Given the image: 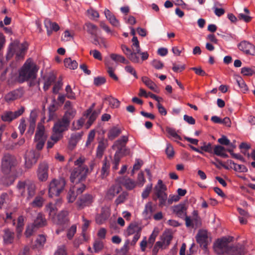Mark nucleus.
Instances as JSON below:
<instances>
[{"mask_svg":"<svg viewBox=\"0 0 255 255\" xmlns=\"http://www.w3.org/2000/svg\"><path fill=\"white\" fill-rule=\"evenodd\" d=\"M17 163L16 158L12 155H6L3 157L1 163V170L4 174L1 179L2 184L8 186L13 182L14 169Z\"/></svg>","mask_w":255,"mask_h":255,"instance_id":"f257e3e1","label":"nucleus"},{"mask_svg":"<svg viewBox=\"0 0 255 255\" xmlns=\"http://www.w3.org/2000/svg\"><path fill=\"white\" fill-rule=\"evenodd\" d=\"M231 240V238L226 237L217 240L214 244V251L218 255H243L244 251L242 246L230 247L229 246V243Z\"/></svg>","mask_w":255,"mask_h":255,"instance_id":"f03ea898","label":"nucleus"},{"mask_svg":"<svg viewBox=\"0 0 255 255\" xmlns=\"http://www.w3.org/2000/svg\"><path fill=\"white\" fill-rule=\"evenodd\" d=\"M85 158L83 157H80L75 161V165L77 167L73 169L70 176V180L73 184L84 180L89 173L88 167L83 164Z\"/></svg>","mask_w":255,"mask_h":255,"instance_id":"7ed1b4c3","label":"nucleus"},{"mask_svg":"<svg viewBox=\"0 0 255 255\" xmlns=\"http://www.w3.org/2000/svg\"><path fill=\"white\" fill-rule=\"evenodd\" d=\"M38 68L31 59H27L19 71L18 81L23 82L35 78Z\"/></svg>","mask_w":255,"mask_h":255,"instance_id":"20e7f679","label":"nucleus"},{"mask_svg":"<svg viewBox=\"0 0 255 255\" xmlns=\"http://www.w3.org/2000/svg\"><path fill=\"white\" fill-rule=\"evenodd\" d=\"M27 49V43H20L18 41H14L9 46L6 58L9 59L13 55H15L16 60L22 59L24 57Z\"/></svg>","mask_w":255,"mask_h":255,"instance_id":"39448f33","label":"nucleus"},{"mask_svg":"<svg viewBox=\"0 0 255 255\" xmlns=\"http://www.w3.org/2000/svg\"><path fill=\"white\" fill-rule=\"evenodd\" d=\"M66 185L64 178L53 179L48 185V195L50 197L58 196L63 191Z\"/></svg>","mask_w":255,"mask_h":255,"instance_id":"423d86ee","label":"nucleus"},{"mask_svg":"<svg viewBox=\"0 0 255 255\" xmlns=\"http://www.w3.org/2000/svg\"><path fill=\"white\" fill-rule=\"evenodd\" d=\"M16 188L18 193L22 196L27 193L28 199L32 198L35 194V185L30 180L19 181L17 184Z\"/></svg>","mask_w":255,"mask_h":255,"instance_id":"0eeeda50","label":"nucleus"},{"mask_svg":"<svg viewBox=\"0 0 255 255\" xmlns=\"http://www.w3.org/2000/svg\"><path fill=\"white\" fill-rule=\"evenodd\" d=\"M69 123L64 119L57 121L53 127V134L51 139L55 141H58L62 137V132L68 129Z\"/></svg>","mask_w":255,"mask_h":255,"instance_id":"6e6552de","label":"nucleus"},{"mask_svg":"<svg viewBox=\"0 0 255 255\" xmlns=\"http://www.w3.org/2000/svg\"><path fill=\"white\" fill-rule=\"evenodd\" d=\"M47 138V135L45 132L44 126L42 123H39L34 139L37 150H41L43 148Z\"/></svg>","mask_w":255,"mask_h":255,"instance_id":"1a4fd4ad","label":"nucleus"},{"mask_svg":"<svg viewBox=\"0 0 255 255\" xmlns=\"http://www.w3.org/2000/svg\"><path fill=\"white\" fill-rule=\"evenodd\" d=\"M141 231V228L137 223H132L128 226L125 234L127 237L133 235L131 244L135 245L140 237Z\"/></svg>","mask_w":255,"mask_h":255,"instance_id":"9d476101","label":"nucleus"},{"mask_svg":"<svg viewBox=\"0 0 255 255\" xmlns=\"http://www.w3.org/2000/svg\"><path fill=\"white\" fill-rule=\"evenodd\" d=\"M128 140V136L123 135L114 142L113 145V148L117 149L115 153L124 155L129 154V149L126 146Z\"/></svg>","mask_w":255,"mask_h":255,"instance_id":"9b49d317","label":"nucleus"},{"mask_svg":"<svg viewBox=\"0 0 255 255\" xmlns=\"http://www.w3.org/2000/svg\"><path fill=\"white\" fill-rule=\"evenodd\" d=\"M47 210L49 211V215L53 219L54 222L57 224H62L67 221V216L68 212L66 211H62L57 216H55L54 207L53 204H49L47 207Z\"/></svg>","mask_w":255,"mask_h":255,"instance_id":"f8f14e48","label":"nucleus"},{"mask_svg":"<svg viewBox=\"0 0 255 255\" xmlns=\"http://www.w3.org/2000/svg\"><path fill=\"white\" fill-rule=\"evenodd\" d=\"M196 239L197 242L204 249H206L208 245L211 242V235L206 230H200Z\"/></svg>","mask_w":255,"mask_h":255,"instance_id":"ddd939ff","label":"nucleus"},{"mask_svg":"<svg viewBox=\"0 0 255 255\" xmlns=\"http://www.w3.org/2000/svg\"><path fill=\"white\" fill-rule=\"evenodd\" d=\"M78 183H75V185L70 188L68 193L67 199L70 203L73 202L77 195L82 193L85 189L86 186L84 184Z\"/></svg>","mask_w":255,"mask_h":255,"instance_id":"4468645a","label":"nucleus"},{"mask_svg":"<svg viewBox=\"0 0 255 255\" xmlns=\"http://www.w3.org/2000/svg\"><path fill=\"white\" fill-rule=\"evenodd\" d=\"M39 157V153L33 150L28 151L25 155V166L27 168H30L36 163Z\"/></svg>","mask_w":255,"mask_h":255,"instance_id":"2eb2a0df","label":"nucleus"},{"mask_svg":"<svg viewBox=\"0 0 255 255\" xmlns=\"http://www.w3.org/2000/svg\"><path fill=\"white\" fill-rule=\"evenodd\" d=\"M238 47L246 55L255 56V46L248 41H241L238 45Z\"/></svg>","mask_w":255,"mask_h":255,"instance_id":"dca6fc26","label":"nucleus"},{"mask_svg":"<svg viewBox=\"0 0 255 255\" xmlns=\"http://www.w3.org/2000/svg\"><path fill=\"white\" fill-rule=\"evenodd\" d=\"M148 57V54L147 52H141V50L132 51L128 56V59L134 63H141L142 61L146 60Z\"/></svg>","mask_w":255,"mask_h":255,"instance_id":"f3484780","label":"nucleus"},{"mask_svg":"<svg viewBox=\"0 0 255 255\" xmlns=\"http://www.w3.org/2000/svg\"><path fill=\"white\" fill-rule=\"evenodd\" d=\"M24 108L21 107L20 109L12 112L11 111H5L1 116V120L4 122H9L21 115L24 112Z\"/></svg>","mask_w":255,"mask_h":255,"instance_id":"a211bd4d","label":"nucleus"},{"mask_svg":"<svg viewBox=\"0 0 255 255\" xmlns=\"http://www.w3.org/2000/svg\"><path fill=\"white\" fill-rule=\"evenodd\" d=\"M64 109L65 113L62 118L70 123V121L75 117L76 111L73 107L71 102L69 101L66 102Z\"/></svg>","mask_w":255,"mask_h":255,"instance_id":"6ab92c4d","label":"nucleus"},{"mask_svg":"<svg viewBox=\"0 0 255 255\" xmlns=\"http://www.w3.org/2000/svg\"><path fill=\"white\" fill-rule=\"evenodd\" d=\"M48 165L46 162L39 164L37 170V177L41 181H45L48 177Z\"/></svg>","mask_w":255,"mask_h":255,"instance_id":"aec40b11","label":"nucleus"},{"mask_svg":"<svg viewBox=\"0 0 255 255\" xmlns=\"http://www.w3.org/2000/svg\"><path fill=\"white\" fill-rule=\"evenodd\" d=\"M156 207L151 202H147L144 207L142 212L143 218L146 220L151 219L153 216V213L155 210Z\"/></svg>","mask_w":255,"mask_h":255,"instance_id":"412c9836","label":"nucleus"},{"mask_svg":"<svg viewBox=\"0 0 255 255\" xmlns=\"http://www.w3.org/2000/svg\"><path fill=\"white\" fill-rule=\"evenodd\" d=\"M22 95L23 92L21 90H16L6 94L4 96V100L6 102L10 103L20 98Z\"/></svg>","mask_w":255,"mask_h":255,"instance_id":"4be33fe9","label":"nucleus"},{"mask_svg":"<svg viewBox=\"0 0 255 255\" xmlns=\"http://www.w3.org/2000/svg\"><path fill=\"white\" fill-rule=\"evenodd\" d=\"M121 188L118 185H113L110 187L107 191L106 198L108 199H112L116 195L121 191Z\"/></svg>","mask_w":255,"mask_h":255,"instance_id":"5701e85b","label":"nucleus"},{"mask_svg":"<svg viewBox=\"0 0 255 255\" xmlns=\"http://www.w3.org/2000/svg\"><path fill=\"white\" fill-rule=\"evenodd\" d=\"M44 25L47 29V32L48 35H51L53 31H57L60 28L57 23L52 22L49 19H46L44 20Z\"/></svg>","mask_w":255,"mask_h":255,"instance_id":"b1692460","label":"nucleus"},{"mask_svg":"<svg viewBox=\"0 0 255 255\" xmlns=\"http://www.w3.org/2000/svg\"><path fill=\"white\" fill-rule=\"evenodd\" d=\"M104 14L106 18L109 20L110 23L112 25L116 27L119 26L120 25V22L119 20L108 9L106 8L105 9Z\"/></svg>","mask_w":255,"mask_h":255,"instance_id":"393cba45","label":"nucleus"},{"mask_svg":"<svg viewBox=\"0 0 255 255\" xmlns=\"http://www.w3.org/2000/svg\"><path fill=\"white\" fill-rule=\"evenodd\" d=\"M92 201V197L90 195H85L81 197L77 202V204L80 208L90 204Z\"/></svg>","mask_w":255,"mask_h":255,"instance_id":"a878e982","label":"nucleus"},{"mask_svg":"<svg viewBox=\"0 0 255 255\" xmlns=\"http://www.w3.org/2000/svg\"><path fill=\"white\" fill-rule=\"evenodd\" d=\"M25 218L23 216H19L17 220V224L16 227V232L17 233V238L19 239L22 234L23 231Z\"/></svg>","mask_w":255,"mask_h":255,"instance_id":"bb28decb","label":"nucleus"},{"mask_svg":"<svg viewBox=\"0 0 255 255\" xmlns=\"http://www.w3.org/2000/svg\"><path fill=\"white\" fill-rule=\"evenodd\" d=\"M121 133V129L117 127H114L110 129L108 133V137L110 140H113Z\"/></svg>","mask_w":255,"mask_h":255,"instance_id":"cd10ccee","label":"nucleus"},{"mask_svg":"<svg viewBox=\"0 0 255 255\" xmlns=\"http://www.w3.org/2000/svg\"><path fill=\"white\" fill-rule=\"evenodd\" d=\"M108 145L107 140H102L99 142V145L97 150V155L99 157H101L103 154L104 151Z\"/></svg>","mask_w":255,"mask_h":255,"instance_id":"c85d7f7f","label":"nucleus"},{"mask_svg":"<svg viewBox=\"0 0 255 255\" xmlns=\"http://www.w3.org/2000/svg\"><path fill=\"white\" fill-rule=\"evenodd\" d=\"M186 209L183 205H178L173 208L174 212L180 218H183L186 215Z\"/></svg>","mask_w":255,"mask_h":255,"instance_id":"c756f323","label":"nucleus"},{"mask_svg":"<svg viewBox=\"0 0 255 255\" xmlns=\"http://www.w3.org/2000/svg\"><path fill=\"white\" fill-rule=\"evenodd\" d=\"M46 224V221L43 215L41 213H38L32 224L36 228H39L45 226Z\"/></svg>","mask_w":255,"mask_h":255,"instance_id":"7c9ffc66","label":"nucleus"},{"mask_svg":"<svg viewBox=\"0 0 255 255\" xmlns=\"http://www.w3.org/2000/svg\"><path fill=\"white\" fill-rule=\"evenodd\" d=\"M14 239V233L9 229L4 230L3 241L5 244H9L12 243Z\"/></svg>","mask_w":255,"mask_h":255,"instance_id":"2f4dec72","label":"nucleus"},{"mask_svg":"<svg viewBox=\"0 0 255 255\" xmlns=\"http://www.w3.org/2000/svg\"><path fill=\"white\" fill-rule=\"evenodd\" d=\"M86 116L87 117H89L88 121L87 122V128H88L91 126V125L96 120L98 116V114L96 112H92V110L90 109L87 111Z\"/></svg>","mask_w":255,"mask_h":255,"instance_id":"473e14b6","label":"nucleus"},{"mask_svg":"<svg viewBox=\"0 0 255 255\" xmlns=\"http://www.w3.org/2000/svg\"><path fill=\"white\" fill-rule=\"evenodd\" d=\"M87 31L92 35L96 36L99 30L98 27L96 25L92 23H87L85 25Z\"/></svg>","mask_w":255,"mask_h":255,"instance_id":"72a5a7b5","label":"nucleus"},{"mask_svg":"<svg viewBox=\"0 0 255 255\" xmlns=\"http://www.w3.org/2000/svg\"><path fill=\"white\" fill-rule=\"evenodd\" d=\"M141 80L143 83L149 89L153 90L155 92H158V89L156 85L150 79L146 77H142Z\"/></svg>","mask_w":255,"mask_h":255,"instance_id":"f704fd0d","label":"nucleus"},{"mask_svg":"<svg viewBox=\"0 0 255 255\" xmlns=\"http://www.w3.org/2000/svg\"><path fill=\"white\" fill-rule=\"evenodd\" d=\"M10 202L8 195L6 193L2 194L0 196V208H6Z\"/></svg>","mask_w":255,"mask_h":255,"instance_id":"c9c22d12","label":"nucleus"},{"mask_svg":"<svg viewBox=\"0 0 255 255\" xmlns=\"http://www.w3.org/2000/svg\"><path fill=\"white\" fill-rule=\"evenodd\" d=\"M123 185L128 190H131L135 188L136 185V182L132 179L126 178L124 179L122 181Z\"/></svg>","mask_w":255,"mask_h":255,"instance_id":"e433bc0d","label":"nucleus"},{"mask_svg":"<svg viewBox=\"0 0 255 255\" xmlns=\"http://www.w3.org/2000/svg\"><path fill=\"white\" fill-rule=\"evenodd\" d=\"M110 166V162L107 161V159H105L104 160L103 166L101 170V176L102 178H105L109 174Z\"/></svg>","mask_w":255,"mask_h":255,"instance_id":"4c0bfd02","label":"nucleus"},{"mask_svg":"<svg viewBox=\"0 0 255 255\" xmlns=\"http://www.w3.org/2000/svg\"><path fill=\"white\" fill-rule=\"evenodd\" d=\"M110 57L113 61L117 63L120 62L125 64L128 63V61L124 56L120 54L112 53L110 55Z\"/></svg>","mask_w":255,"mask_h":255,"instance_id":"58836bf2","label":"nucleus"},{"mask_svg":"<svg viewBox=\"0 0 255 255\" xmlns=\"http://www.w3.org/2000/svg\"><path fill=\"white\" fill-rule=\"evenodd\" d=\"M230 163L233 165L232 167L236 171L239 172H246L248 171L247 168L244 165L235 163L232 160L230 161Z\"/></svg>","mask_w":255,"mask_h":255,"instance_id":"ea45409f","label":"nucleus"},{"mask_svg":"<svg viewBox=\"0 0 255 255\" xmlns=\"http://www.w3.org/2000/svg\"><path fill=\"white\" fill-rule=\"evenodd\" d=\"M65 66L70 69H75L78 67V63L75 60H72L71 58H66L64 60Z\"/></svg>","mask_w":255,"mask_h":255,"instance_id":"a19ab883","label":"nucleus"},{"mask_svg":"<svg viewBox=\"0 0 255 255\" xmlns=\"http://www.w3.org/2000/svg\"><path fill=\"white\" fill-rule=\"evenodd\" d=\"M44 199L42 197L37 196L30 203V206L34 208L41 207L42 206Z\"/></svg>","mask_w":255,"mask_h":255,"instance_id":"79ce46f5","label":"nucleus"},{"mask_svg":"<svg viewBox=\"0 0 255 255\" xmlns=\"http://www.w3.org/2000/svg\"><path fill=\"white\" fill-rule=\"evenodd\" d=\"M155 194H158L164 193V191L166 189L165 186L163 184L162 180H159L158 181L157 185L155 186Z\"/></svg>","mask_w":255,"mask_h":255,"instance_id":"37998d69","label":"nucleus"},{"mask_svg":"<svg viewBox=\"0 0 255 255\" xmlns=\"http://www.w3.org/2000/svg\"><path fill=\"white\" fill-rule=\"evenodd\" d=\"M241 72L244 76H252L255 73V67H244L242 68Z\"/></svg>","mask_w":255,"mask_h":255,"instance_id":"c03bdc74","label":"nucleus"},{"mask_svg":"<svg viewBox=\"0 0 255 255\" xmlns=\"http://www.w3.org/2000/svg\"><path fill=\"white\" fill-rule=\"evenodd\" d=\"M166 131L169 135L175 140H181V137L176 133L175 130L170 128H166Z\"/></svg>","mask_w":255,"mask_h":255,"instance_id":"a18cd8bd","label":"nucleus"},{"mask_svg":"<svg viewBox=\"0 0 255 255\" xmlns=\"http://www.w3.org/2000/svg\"><path fill=\"white\" fill-rule=\"evenodd\" d=\"M105 65L107 66L108 68L107 72L109 75V76L113 78V79L115 80H118V77L114 73V69H113L112 67H111L110 65L109 62L108 60H105Z\"/></svg>","mask_w":255,"mask_h":255,"instance_id":"49530a36","label":"nucleus"},{"mask_svg":"<svg viewBox=\"0 0 255 255\" xmlns=\"http://www.w3.org/2000/svg\"><path fill=\"white\" fill-rule=\"evenodd\" d=\"M236 81L239 87L244 92L248 91V87L242 77L238 76L236 78Z\"/></svg>","mask_w":255,"mask_h":255,"instance_id":"de8ad7c7","label":"nucleus"},{"mask_svg":"<svg viewBox=\"0 0 255 255\" xmlns=\"http://www.w3.org/2000/svg\"><path fill=\"white\" fill-rule=\"evenodd\" d=\"M105 100L108 101L110 106L113 108H118L120 105V102L113 97H108Z\"/></svg>","mask_w":255,"mask_h":255,"instance_id":"09e8293b","label":"nucleus"},{"mask_svg":"<svg viewBox=\"0 0 255 255\" xmlns=\"http://www.w3.org/2000/svg\"><path fill=\"white\" fill-rule=\"evenodd\" d=\"M94 252L98 253L104 248V244L102 241L96 240L93 244Z\"/></svg>","mask_w":255,"mask_h":255,"instance_id":"8fccbe9b","label":"nucleus"},{"mask_svg":"<svg viewBox=\"0 0 255 255\" xmlns=\"http://www.w3.org/2000/svg\"><path fill=\"white\" fill-rule=\"evenodd\" d=\"M172 239V236L169 233H165L164 234L161 238V240L163 242V243L165 244V246H168Z\"/></svg>","mask_w":255,"mask_h":255,"instance_id":"3c124183","label":"nucleus"},{"mask_svg":"<svg viewBox=\"0 0 255 255\" xmlns=\"http://www.w3.org/2000/svg\"><path fill=\"white\" fill-rule=\"evenodd\" d=\"M35 228L36 227L34 226V225H33L32 224L28 225L27 226L26 231L24 233L25 236H26V238H29L31 236H32V235L35 231Z\"/></svg>","mask_w":255,"mask_h":255,"instance_id":"603ef678","label":"nucleus"},{"mask_svg":"<svg viewBox=\"0 0 255 255\" xmlns=\"http://www.w3.org/2000/svg\"><path fill=\"white\" fill-rule=\"evenodd\" d=\"M156 195L159 200V206H163L165 205L166 204L167 198V194L164 192L163 193L157 194Z\"/></svg>","mask_w":255,"mask_h":255,"instance_id":"864d4df0","label":"nucleus"},{"mask_svg":"<svg viewBox=\"0 0 255 255\" xmlns=\"http://www.w3.org/2000/svg\"><path fill=\"white\" fill-rule=\"evenodd\" d=\"M73 32L68 30H65L62 36V40L64 41H68L73 39Z\"/></svg>","mask_w":255,"mask_h":255,"instance_id":"5fc2aeb1","label":"nucleus"},{"mask_svg":"<svg viewBox=\"0 0 255 255\" xmlns=\"http://www.w3.org/2000/svg\"><path fill=\"white\" fill-rule=\"evenodd\" d=\"M132 44L131 46L132 51H137V52L140 50L139 43L137 39V38L135 36H133L132 39Z\"/></svg>","mask_w":255,"mask_h":255,"instance_id":"6e6d98bb","label":"nucleus"},{"mask_svg":"<svg viewBox=\"0 0 255 255\" xmlns=\"http://www.w3.org/2000/svg\"><path fill=\"white\" fill-rule=\"evenodd\" d=\"M132 240H130L129 239H127L124 243V245L122 248L121 249V251L124 253L127 252L129 249V247H133L135 245L131 244Z\"/></svg>","mask_w":255,"mask_h":255,"instance_id":"4d7b16f0","label":"nucleus"},{"mask_svg":"<svg viewBox=\"0 0 255 255\" xmlns=\"http://www.w3.org/2000/svg\"><path fill=\"white\" fill-rule=\"evenodd\" d=\"M66 96L71 99H74L75 98V94L73 92L71 87L70 85H68L65 88Z\"/></svg>","mask_w":255,"mask_h":255,"instance_id":"13d9d810","label":"nucleus"},{"mask_svg":"<svg viewBox=\"0 0 255 255\" xmlns=\"http://www.w3.org/2000/svg\"><path fill=\"white\" fill-rule=\"evenodd\" d=\"M152 188V184L151 183L147 184L146 186L145 189L143 191L142 194H141V196H142V198L145 199V198H146L148 196Z\"/></svg>","mask_w":255,"mask_h":255,"instance_id":"bf43d9fd","label":"nucleus"},{"mask_svg":"<svg viewBox=\"0 0 255 255\" xmlns=\"http://www.w3.org/2000/svg\"><path fill=\"white\" fill-rule=\"evenodd\" d=\"M77 227L76 226L74 225H72L71 228L68 230L67 234V237L69 239L71 240L75 234L76 232Z\"/></svg>","mask_w":255,"mask_h":255,"instance_id":"052dcab7","label":"nucleus"},{"mask_svg":"<svg viewBox=\"0 0 255 255\" xmlns=\"http://www.w3.org/2000/svg\"><path fill=\"white\" fill-rule=\"evenodd\" d=\"M125 71L128 73H129L131 75H133V77L136 78V79H137L138 78V76L136 74V71L134 69V68L131 66V65H127L125 67Z\"/></svg>","mask_w":255,"mask_h":255,"instance_id":"680f3d73","label":"nucleus"},{"mask_svg":"<svg viewBox=\"0 0 255 255\" xmlns=\"http://www.w3.org/2000/svg\"><path fill=\"white\" fill-rule=\"evenodd\" d=\"M46 242V238L43 235H39L36 239V246L37 247H43Z\"/></svg>","mask_w":255,"mask_h":255,"instance_id":"e2e57ef3","label":"nucleus"},{"mask_svg":"<svg viewBox=\"0 0 255 255\" xmlns=\"http://www.w3.org/2000/svg\"><path fill=\"white\" fill-rule=\"evenodd\" d=\"M145 182V179L144 177V175L142 172H140L138 174L137 183L139 187H142Z\"/></svg>","mask_w":255,"mask_h":255,"instance_id":"0e129e2a","label":"nucleus"},{"mask_svg":"<svg viewBox=\"0 0 255 255\" xmlns=\"http://www.w3.org/2000/svg\"><path fill=\"white\" fill-rule=\"evenodd\" d=\"M121 154L115 153L114 158L113 161V168L115 170H117L118 168V165L121 157Z\"/></svg>","mask_w":255,"mask_h":255,"instance_id":"69168bd1","label":"nucleus"},{"mask_svg":"<svg viewBox=\"0 0 255 255\" xmlns=\"http://www.w3.org/2000/svg\"><path fill=\"white\" fill-rule=\"evenodd\" d=\"M87 13L89 17L91 19H94L98 18L99 17V14L96 10L93 9H90L87 10Z\"/></svg>","mask_w":255,"mask_h":255,"instance_id":"338daca9","label":"nucleus"},{"mask_svg":"<svg viewBox=\"0 0 255 255\" xmlns=\"http://www.w3.org/2000/svg\"><path fill=\"white\" fill-rule=\"evenodd\" d=\"M54 255H67L65 246H61L59 247L55 252Z\"/></svg>","mask_w":255,"mask_h":255,"instance_id":"774afa93","label":"nucleus"}]
</instances>
